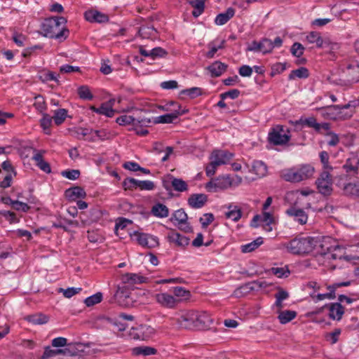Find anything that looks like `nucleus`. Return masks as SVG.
Instances as JSON below:
<instances>
[{
	"mask_svg": "<svg viewBox=\"0 0 359 359\" xmlns=\"http://www.w3.org/2000/svg\"><path fill=\"white\" fill-rule=\"evenodd\" d=\"M195 328L198 330L209 329L212 325V320L205 312H196Z\"/></svg>",
	"mask_w": 359,
	"mask_h": 359,
	"instance_id": "obj_18",
	"label": "nucleus"
},
{
	"mask_svg": "<svg viewBox=\"0 0 359 359\" xmlns=\"http://www.w3.org/2000/svg\"><path fill=\"white\" fill-rule=\"evenodd\" d=\"M269 284L265 281L262 280H255L252 282L248 283L236 290V295H245L251 291L257 290L262 287H266Z\"/></svg>",
	"mask_w": 359,
	"mask_h": 359,
	"instance_id": "obj_15",
	"label": "nucleus"
},
{
	"mask_svg": "<svg viewBox=\"0 0 359 359\" xmlns=\"http://www.w3.org/2000/svg\"><path fill=\"white\" fill-rule=\"evenodd\" d=\"M214 220V215L212 213H205L199 219L203 228L207 227Z\"/></svg>",
	"mask_w": 359,
	"mask_h": 359,
	"instance_id": "obj_64",
	"label": "nucleus"
},
{
	"mask_svg": "<svg viewBox=\"0 0 359 359\" xmlns=\"http://www.w3.org/2000/svg\"><path fill=\"white\" fill-rule=\"evenodd\" d=\"M34 153L32 159L36 162V165L43 172L50 173L51 172L50 164L43 158L44 151H37L34 149Z\"/></svg>",
	"mask_w": 359,
	"mask_h": 359,
	"instance_id": "obj_25",
	"label": "nucleus"
},
{
	"mask_svg": "<svg viewBox=\"0 0 359 359\" xmlns=\"http://www.w3.org/2000/svg\"><path fill=\"white\" fill-rule=\"evenodd\" d=\"M156 33L157 31L153 26H142L139 29V34L144 39L155 37Z\"/></svg>",
	"mask_w": 359,
	"mask_h": 359,
	"instance_id": "obj_42",
	"label": "nucleus"
},
{
	"mask_svg": "<svg viewBox=\"0 0 359 359\" xmlns=\"http://www.w3.org/2000/svg\"><path fill=\"white\" fill-rule=\"evenodd\" d=\"M93 130L84 128H77L74 130L76 137L78 139L84 138L86 136L92 134Z\"/></svg>",
	"mask_w": 359,
	"mask_h": 359,
	"instance_id": "obj_60",
	"label": "nucleus"
},
{
	"mask_svg": "<svg viewBox=\"0 0 359 359\" xmlns=\"http://www.w3.org/2000/svg\"><path fill=\"white\" fill-rule=\"evenodd\" d=\"M168 240L170 243H174L175 245L184 248L189 243V238L185 236H182L175 230L171 229L168 234Z\"/></svg>",
	"mask_w": 359,
	"mask_h": 359,
	"instance_id": "obj_20",
	"label": "nucleus"
},
{
	"mask_svg": "<svg viewBox=\"0 0 359 359\" xmlns=\"http://www.w3.org/2000/svg\"><path fill=\"white\" fill-rule=\"evenodd\" d=\"M65 351L62 349H52L50 347L47 346L45 348L44 352L41 356V359H48L55 357L59 354L64 353Z\"/></svg>",
	"mask_w": 359,
	"mask_h": 359,
	"instance_id": "obj_48",
	"label": "nucleus"
},
{
	"mask_svg": "<svg viewBox=\"0 0 359 359\" xmlns=\"http://www.w3.org/2000/svg\"><path fill=\"white\" fill-rule=\"evenodd\" d=\"M133 354L135 355H154L156 353V350L154 348L149 346H138L133 348Z\"/></svg>",
	"mask_w": 359,
	"mask_h": 359,
	"instance_id": "obj_37",
	"label": "nucleus"
},
{
	"mask_svg": "<svg viewBox=\"0 0 359 359\" xmlns=\"http://www.w3.org/2000/svg\"><path fill=\"white\" fill-rule=\"evenodd\" d=\"M133 236L137 243L143 247L153 248L159 244L157 237L150 234L135 232Z\"/></svg>",
	"mask_w": 359,
	"mask_h": 359,
	"instance_id": "obj_11",
	"label": "nucleus"
},
{
	"mask_svg": "<svg viewBox=\"0 0 359 359\" xmlns=\"http://www.w3.org/2000/svg\"><path fill=\"white\" fill-rule=\"evenodd\" d=\"M98 114L105 115L108 117H112L114 114V110L111 108L110 103H103L98 107Z\"/></svg>",
	"mask_w": 359,
	"mask_h": 359,
	"instance_id": "obj_49",
	"label": "nucleus"
},
{
	"mask_svg": "<svg viewBox=\"0 0 359 359\" xmlns=\"http://www.w3.org/2000/svg\"><path fill=\"white\" fill-rule=\"evenodd\" d=\"M208 201V196L204 194H193L188 198V204L195 209L203 208Z\"/></svg>",
	"mask_w": 359,
	"mask_h": 359,
	"instance_id": "obj_22",
	"label": "nucleus"
},
{
	"mask_svg": "<svg viewBox=\"0 0 359 359\" xmlns=\"http://www.w3.org/2000/svg\"><path fill=\"white\" fill-rule=\"evenodd\" d=\"M309 70L306 67H300L299 69L292 70L289 74L288 79L293 80L296 78L306 79L309 76Z\"/></svg>",
	"mask_w": 359,
	"mask_h": 359,
	"instance_id": "obj_41",
	"label": "nucleus"
},
{
	"mask_svg": "<svg viewBox=\"0 0 359 359\" xmlns=\"http://www.w3.org/2000/svg\"><path fill=\"white\" fill-rule=\"evenodd\" d=\"M184 113H185V111H180L175 110V112H173V113L161 115V116L156 117L154 122L156 123H171L180 115H182Z\"/></svg>",
	"mask_w": 359,
	"mask_h": 359,
	"instance_id": "obj_28",
	"label": "nucleus"
},
{
	"mask_svg": "<svg viewBox=\"0 0 359 359\" xmlns=\"http://www.w3.org/2000/svg\"><path fill=\"white\" fill-rule=\"evenodd\" d=\"M151 330L152 329L149 326L140 325L138 327L133 328L130 334L134 339L144 340L146 337H147V336L144 335V331H149V332H151Z\"/></svg>",
	"mask_w": 359,
	"mask_h": 359,
	"instance_id": "obj_31",
	"label": "nucleus"
},
{
	"mask_svg": "<svg viewBox=\"0 0 359 359\" xmlns=\"http://www.w3.org/2000/svg\"><path fill=\"white\" fill-rule=\"evenodd\" d=\"M150 57L154 60L156 57H163L167 55L166 50L161 47H156L149 50Z\"/></svg>",
	"mask_w": 359,
	"mask_h": 359,
	"instance_id": "obj_59",
	"label": "nucleus"
},
{
	"mask_svg": "<svg viewBox=\"0 0 359 359\" xmlns=\"http://www.w3.org/2000/svg\"><path fill=\"white\" fill-rule=\"evenodd\" d=\"M25 319L34 325H43L48 321V317L41 313L27 316Z\"/></svg>",
	"mask_w": 359,
	"mask_h": 359,
	"instance_id": "obj_29",
	"label": "nucleus"
},
{
	"mask_svg": "<svg viewBox=\"0 0 359 359\" xmlns=\"http://www.w3.org/2000/svg\"><path fill=\"white\" fill-rule=\"evenodd\" d=\"M319 193L324 196H330L332 191L333 181L327 170L323 171L316 181Z\"/></svg>",
	"mask_w": 359,
	"mask_h": 359,
	"instance_id": "obj_6",
	"label": "nucleus"
},
{
	"mask_svg": "<svg viewBox=\"0 0 359 359\" xmlns=\"http://www.w3.org/2000/svg\"><path fill=\"white\" fill-rule=\"evenodd\" d=\"M344 80L348 83L359 81V63L353 62L348 65L343 72Z\"/></svg>",
	"mask_w": 359,
	"mask_h": 359,
	"instance_id": "obj_13",
	"label": "nucleus"
},
{
	"mask_svg": "<svg viewBox=\"0 0 359 359\" xmlns=\"http://www.w3.org/2000/svg\"><path fill=\"white\" fill-rule=\"evenodd\" d=\"M278 319L281 324H286L293 320L296 316L297 313L294 311L285 310V311H278Z\"/></svg>",
	"mask_w": 359,
	"mask_h": 359,
	"instance_id": "obj_35",
	"label": "nucleus"
},
{
	"mask_svg": "<svg viewBox=\"0 0 359 359\" xmlns=\"http://www.w3.org/2000/svg\"><path fill=\"white\" fill-rule=\"evenodd\" d=\"M210 162L206 166V175L209 177L215 173L218 166L224 164V152L220 150H215L210 156Z\"/></svg>",
	"mask_w": 359,
	"mask_h": 359,
	"instance_id": "obj_7",
	"label": "nucleus"
},
{
	"mask_svg": "<svg viewBox=\"0 0 359 359\" xmlns=\"http://www.w3.org/2000/svg\"><path fill=\"white\" fill-rule=\"evenodd\" d=\"M66 23L67 20L64 17L46 19L41 25V32L46 37L66 39L69 34V30L65 27Z\"/></svg>",
	"mask_w": 359,
	"mask_h": 359,
	"instance_id": "obj_1",
	"label": "nucleus"
},
{
	"mask_svg": "<svg viewBox=\"0 0 359 359\" xmlns=\"http://www.w3.org/2000/svg\"><path fill=\"white\" fill-rule=\"evenodd\" d=\"M61 175L71 180H75L80 176V171L79 170H66L61 172Z\"/></svg>",
	"mask_w": 359,
	"mask_h": 359,
	"instance_id": "obj_57",
	"label": "nucleus"
},
{
	"mask_svg": "<svg viewBox=\"0 0 359 359\" xmlns=\"http://www.w3.org/2000/svg\"><path fill=\"white\" fill-rule=\"evenodd\" d=\"M304 48V46L298 42H295L291 47V53L292 54L297 57H299L303 55Z\"/></svg>",
	"mask_w": 359,
	"mask_h": 359,
	"instance_id": "obj_61",
	"label": "nucleus"
},
{
	"mask_svg": "<svg viewBox=\"0 0 359 359\" xmlns=\"http://www.w3.org/2000/svg\"><path fill=\"white\" fill-rule=\"evenodd\" d=\"M251 171L253 172L257 177H262L267 173V167L264 162L255 161L252 163Z\"/></svg>",
	"mask_w": 359,
	"mask_h": 359,
	"instance_id": "obj_30",
	"label": "nucleus"
},
{
	"mask_svg": "<svg viewBox=\"0 0 359 359\" xmlns=\"http://www.w3.org/2000/svg\"><path fill=\"white\" fill-rule=\"evenodd\" d=\"M286 213L301 225L307 222L308 215L302 209L292 207L286 210Z\"/></svg>",
	"mask_w": 359,
	"mask_h": 359,
	"instance_id": "obj_19",
	"label": "nucleus"
},
{
	"mask_svg": "<svg viewBox=\"0 0 359 359\" xmlns=\"http://www.w3.org/2000/svg\"><path fill=\"white\" fill-rule=\"evenodd\" d=\"M102 299V294L97 292L90 297H87L84 302L87 306H92L96 304L100 303Z\"/></svg>",
	"mask_w": 359,
	"mask_h": 359,
	"instance_id": "obj_51",
	"label": "nucleus"
},
{
	"mask_svg": "<svg viewBox=\"0 0 359 359\" xmlns=\"http://www.w3.org/2000/svg\"><path fill=\"white\" fill-rule=\"evenodd\" d=\"M116 123L119 124L120 126H126L132 124L133 126H137V125H148L151 123V121L149 119H135L132 116L129 115H122L116 118Z\"/></svg>",
	"mask_w": 359,
	"mask_h": 359,
	"instance_id": "obj_21",
	"label": "nucleus"
},
{
	"mask_svg": "<svg viewBox=\"0 0 359 359\" xmlns=\"http://www.w3.org/2000/svg\"><path fill=\"white\" fill-rule=\"evenodd\" d=\"M78 93L79 97L82 99L88 100L93 99V95L90 93V89L88 88V87L86 86H82L79 87L78 89Z\"/></svg>",
	"mask_w": 359,
	"mask_h": 359,
	"instance_id": "obj_54",
	"label": "nucleus"
},
{
	"mask_svg": "<svg viewBox=\"0 0 359 359\" xmlns=\"http://www.w3.org/2000/svg\"><path fill=\"white\" fill-rule=\"evenodd\" d=\"M332 252L331 253V257L334 259H347L349 260L351 258L348 257L347 256H345V249L344 247L340 245H335L334 247H332Z\"/></svg>",
	"mask_w": 359,
	"mask_h": 359,
	"instance_id": "obj_45",
	"label": "nucleus"
},
{
	"mask_svg": "<svg viewBox=\"0 0 359 359\" xmlns=\"http://www.w3.org/2000/svg\"><path fill=\"white\" fill-rule=\"evenodd\" d=\"M190 5L193 7L192 15L195 18L201 15L205 8L204 0H189Z\"/></svg>",
	"mask_w": 359,
	"mask_h": 359,
	"instance_id": "obj_33",
	"label": "nucleus"
},
{
	"mask_svg": "<svg viewBox=\"0 0 359 359\" xmlns=\"http://www.w3.org/2000/svg\"><path fill=\"white\" fill-rule=\"evenodd\" d=\"M116 303L123 307H130L133 305V299L131 297V291L127 285L123 284L117 286L116 291L114 295Z\"/></svg>",
	"mask_w": 359,
	"mask_h": 359,
	"instance_id": "obj_5",
	"label": "nucleus"
},
{
	"mask_svg": "<svg viewBox=\"0 0 359 359\" xmlns=\"http://www.w3.org/2000/svg\"><path fill=\"white\" fill-rule=\"evenodd\" d=\"M344 189L347 194L359 196V180L346 184Z\"/></svg>",
	"mask_w": 359,
	"mask_h": 359,
	"instance_id": "obj_46",
	"label": "nucleus"
},
{
	"mask_svg": "<svg viewBox=\"0 0 359 359\" xmlns=\"http://www.w3.org/2000/svg\"><path fill=\"white\" fill-rule=\"evenodd\" d=\"M325 135L329 137V140H327V144L329 146L335 147L339 142V136L336 133L329 131L325 134Z\"/></svg>",
	"mask_w": 359,
	"mask_h": 359,
	"instance_id": "obj_63",
	"label": "nucleus"
},
{
	"mask_svg": "<svg viewBox=\"0 0 359 359\" xmlns=\"http://www.w3.org/2000/svg\"><path fill=\"white\" fill-rule=\"evenodd\" d=\"M242 182V177L238 175H226V186L230 187H236Z\"/></svg>",
	"mask_w": 359,
	"mask_h": 359,
	"instance_id": "obj_44",
	"label": "nucleus"
},
{
	"mask_svg": "<svg viewBox=\"0 0 359 359\" xmlns=\"http://www.w3.org/2000/svg\"><path fill=\"white\" fill-rule=\"evenodd\" d=\"M306 40L310 43H316V46L321 48L324 45V40L319 32H311L306 36Z\"/></svg>",
	"mask_w": 359,
	"mask_h": 359,
	"instance_id": "obj_36",
	"label": "nucleus"
},
{
	"mask_svg": "<svg viewBox=\"0 0 359 359\" xmlns=\"http://www.w3.org/2000/svg\"><path fill=\"white\" fill-rule=\"evenodd\" d=\"M81 290V287H69L67 289L60 288L59 292H62L66 298H71Z\"/></svg>",
	"mask_w": 359,
	"mask_h": 359,
	"instance_id": "obj_58",
	"label": "nucleus"
},
{
	"mask_svg": "<svg viewBox=\"0 0 359 359\" xmlns=\"http://www.w3.org/2000/svg\"><path fill=\"white\" fill-rule=\"evenodd\" d=\"M67 116V110L65 109H59L54 111V115L52 116L53 120L57 126L61 125Z\"/></svg>",
	"mask_w": 359,
	"mask_h": 359,
	"instance_id": "obj_39",
	"label": "nucleus"
},
{
	"mask_svg": "<svg viewBox=\"0 0 359 359\" xmlns=\"http://www.w3.org/2000/svg\"><path fill=\"white\" fill-rule=\"evenodd\" d=\"M138 181L134 178H126L123 182V187L125 189H135L138 188Z\"/></svg>",
	"mask_w": 359,
	"mask_h": 359,
	"instance_id": "obj_56",
	"label": "nucleus"
},
{
	"mask_svg": "<svg viewBox=\"0 0 359 359\" xmlns=\"http://www.w3.org/2000/svg\"><path fill=\"white\" fill-rule=\"evenodd\" d=\"M34 106L37 111L40 112L43 111L46 109V102L44 98L41 95L36 96Z\"/></svg>",
	"mask_w": 359,
	"mask_h": 359,
	"instance_id": "obj_62",
	"label": "nucleus"
},
{
	"mask_svg": "<svg viewBox=\"0 0 359 359\" xmlns=\"http://www.w3.org/2000/svg\"><path fill=\"white\" fill-rule=\"evenodd\" d=\"M263 243L262 237L257 238L252 242L241 246V250L244 253L250 252L257 249Z\"/></svg>",
	"mask_w": 359,
	"mask_h": 359,
	"instance_id": "obj_40",
	"label": "nucleus"
},
{
	"mask_svg": "<svg viewBox=\"0 0 359 359\" xmlns=\"http://www.w3.org/2000/svg\"><path fill=\"white\" fill-rule=\"evenodd\" d=\"M325 48L330 53H334L340 48V45L337 43L331 42L328 39L324 40V45L321 47Z\"/></svg>",
	"mask_w": 359,
	"mask_h": 359,
	"instance_id": "obj_53",
	"label": "nucleus"
},
{
	"mask_svg": "<svg viewBox=\"0 0 359 359\" xmlns=\"http://www.w3.org/2000/svg\"><path fill=\"white\" fill-rule=\"evenodd\" d=\"M233 154L226 151V165L229 166V169L233 171H239L241 170V164L238 161H233L232 158Z\"/></svg>",
	"mask_w": 359,
	"mask_h": 359,
	"instance_id": "obj_47",
	"label": "nucleus"
},
{
	"mask_svg": "<svg viewBox=\"0 0 359 359\" xmlns=\"http://www.w3.org/2000/svg\"><path fill=\"white\" fill-rule=\"evenodd\" d=\"M325 307H329V316L330 318L333 320H339L344 313V308L341 306L340 303H332L329 305H325ZM323 309L324 306L320 308L318 311H315L314 313H320Z\"/></svg>",
	"mask_w": 359,
	"mask_h": 359,
	"instance_id": "obj_17",
	"label": "nucleus"
},
{
	"mask_svg": "<svg viewBox=\"0 0 359 359\" xmlns=\"http://www.w3.org/2000/svg\"><path fill=\"white\" fill-rule=\"evenodd\" d=\"M212 76H219L224 69V65L220 62H215L208 67Z\"/></svg>",
	"mask_w": 359,
	"mask_h": 359,
	"instance_id": "obj_43",
	"label": "nucleus"
},
{
	"mask_svg": "<svg viewBox=\"0 0 359 359\" xmlns=\"http://www.w3.org/2000/svg\"><path fill=\"white\" fill-rule=\"evenodd\" d=\"M65 196L69 201H75L77 198H85L86 193L82 187H74L67 189Z\"/></svg>",
	"mask_w": 359,
	"mask_h": 359,
	"instance_id": "obj_24",
	"label": "nucleus"
},
{
	"mask_svg": "<svg viewBox=\"0 0 359 359\" xmlns=\"http://www.w3.org/2000/svg\"><path fill=\"white\" fill-rule=\"evenodd\" d=\"M154 297L158 304L167 309H173L179 303L177 299L167 292L157 293L154 294Z\"/></svg>",
	"mask_w": 359,
	"mask_h": 359,
	"instance_id": "obj_10",
	"label": "nucleus"
},
{
	"mask_svg": "<svg viewBox=\"0 0 359 359\" xmlns=\"http://www.w3.org/2000/svg\"><path fill=\"white\" fill-rule=\"evenodd\" d=\"M283 132L282 126H276L269 134V141L275 145L286 144L290 140V136L283 133Z\"/></svg>",
	"mask_w": 359,
	"mask_h": 359,
	"instance_id": "obj_9",
	"label": "nucleus"
},
{
	"mask_svg": "<svg viewBox=\"0 0 359 359\" xmlns=\"http://www.w3.org/2000/svg\"><path fill=\"white\" fill-rule=\"evenodd\" d=\"M151 213L156 217L165 218L169 215V209L165 205L157 203L152 206Z\"/></svg>",
	"mask_w": 359,
	"mask_h": 359,
	"instance_id": "obj_27",
	"label": "nucleus"
},
{
	"mask_svg": "<svg viewBox=\"0 0 359 359\" xmlns=\"http://www.w3.org/2000/svg\"><path fill=\"white\" fill-rule=\"evenodd\" d=\"M319 241L312 237L294 238L284 244L287 252L293 255H304L316 248Z\"/></svg>",
	"mask_w": 359,
	"mask_h": 359,
	"instance_id": "obj_3",
	"label": "nucleus"
},
{
	"mask_svg": "<svg viewBox=\"0 0 359 359\" xmlns=\"http://www.w3.org/2000/svg\"><path fill=\"white\" fill-rule=\"evenodd\" d=\"M196 311H184L179 313L176 317L172 318L174 323L180 329H194L195 328Z\"/></svg>",
	"mask_w": 359,
	"mask_h": 359,
	"instance_id": "obj_4",
	"label": "nucleus"
},
{
	"mask_svg": "<svg viewBox=\"0 0 359 359\" xmlns=\"http://www.w3.org/2000/svg\"><path fill=\"white\" fill-rule=\"evenodd\" d=\"M175 219L177 222L178 228L184 231H191V227L187 222L188 216L183 209L176 210L171 218V220Z\"/></svg>",
	"mask_w": 359,
	"mask_h": 359,
	"instance_id": "obj_14",
	"label": "nucleus"
},
{
	"mask_svg": "<svg viewBox=\"0 0 359 359\" xmlns=\"http://www.w3.org/2000/svg\"><path fill=\"white\" fill-rule=\"evenodd\" d=\"M53 118L47 114H43V118L41 119V126L46 131V134H49V128L51 126Z\"/></svg>",
	"mask_w": 359,
	"mask_h": 359,
	"instance_id": "obj_55",
	"label": "nucleus"
},
{
	"mask_svg": "<svg viewBox=\"0 0 359 359\" xmlns=\"http://www.w3.org/2000/svg\"><path fill=\"white\" fill-rule=\"evenodd\" d=\"M277 290L278 292L275 294L276 302L274 306L280 310L283 307V301L288 298L289 293L280 287H277Z\"/></svg>",
	"mask_w": 359,
	"mask_h": 359,
	"instance_id": "obj_34",
	"label": "nucleus"
},
{
	"mask_svg": "<svg viewBox=\"0 0 359 359\" xmlns=\"http://www.w3.org/2000/svg\"><path fill=\"white\" fill-rule=\"evenodd\" d=\"M273 48L274 46H273V43L270 39L264 38L260 41V52L264 54L270 53Z\"/></svg>",
	"mask_w": 359,
	"mask_h": 359,
	"instance_id": "obj_50",
	"label": "nucleus"
},
{
	"mask_svg": "<svg viewBox=\"0 0 359 359\" xmlns=\"http://www.w3.org/2000/svg\"><path fill=\"white\" fill-rule=\"evenodd\" d=\"M357 159H348L346 162V163L344 165L343 168L346 170V172L348 173H353L355 174L358 171V165L355 164V161Z\"/></svg>",
	"mask_w": 359,
	"mask_h": 359,
	"instance_id": "obj_52",
	"label": "nucleus"
},
{
	"mask_svg": "<svg viewBox=\"0 0 359 359\" xmlns=\"http://www.w3.org/2000/svg\"><path fill=\"white\" fill-rule=\"evenodd\" d=\"M242 216L241 208L236 205H229L228 211L226 212V218L230 219L232 221H238Z\"/></svg>",
	"mask_w": 359,
	"mask_h": 359,
	"instance_id": "obj_32",
	"label": "nucleus"
},
{
	"mask_svg": "<svg viewBox=\"0 0 359 359\" xmlns=\"http://www.w3.org/2000/svg\"><path fill=\"white\" fill-rule=\"evenodd\" d=\"M163 184L166 190L170 189V185L177 191L183 192L188 190V184L185 181L180 178H175L171 175H168L167 178L163 180Z\"/></svg>",
	"mask_w": 359,
	"mask_h": 359,
	"instance_id": "obj_12",
	"label": "nucleus"
},
{
	"mask_svg": "<svg viewBox=\"0 0 359 359\" xmlns=\"http://www.w3.org/2000/svg\"><path fill=\"white\" fill-rule=\"evenodd\" d=\"M173 294L174 297L179 300V302L182 300L188 299L191 296L190 292L182 287H174Z\"/></svg>",
	"mask_w": 359,
	"mask_h": 359,
	"instance_id": "obj_38",
	"label": "nucleus"
},
{
	"mask_svg": "<svg viewBox=\"0 0 359 359\" xmlns=\"http://www.w3.org/2000/svg\"><path fill=\"white\" fill-rule=\"evenodd\" d=\"M84 16L86 20L90 22L102 23L106 22L109 20V18L107 15L94 10L86 11Z\"/></svg>",
	"mask_w": 359,
	"mask_h": 359,
	"instance_id": "obj_23",
	"label": "nucleus"
},
{
	"mask_svg": "<svg viewBox=\"0 0 359 359\" xmlns=\"http://www.w3.org/2000/svg\"><path fill=\"white\" fill-rule=\"evenodd\" d=\"M313 173V167L310 165H302L298 168L294 167L283 170L280 177L286 182L297 183L309 179Z\"/></svg>",
	"mask_w": 359,
	"mask_h": 359,
	"instance_id": "obj_2",
	"label": "nucleus"
},
{
	"mask_svg": "<svg viewBox=\"0 0 359 359\" xmlns=\"http://www.w3.org/2000/svg\"><path fill=\"white\" fill-rule=\"evenodd\" d=\"M359 104V102L357 100L349 101L345 104H337L330 106V109L337 110V114L344 119L351 118L355 108Z\"/></svg>",
	"mask_w": 359,
	"mask_h": 359,
	"instance_id": "obj_8",
	"label": "nucleus"
},
{
	"mask_svg": "<svg viewBox=\"0 0 359 359\" xmlns=\"http://www.w3.org/2000/svg\"><path fill=\"white\" fill-rule=\"evenodd\" d=\"M206 189L210 192H217L224 189V177L211 180L205 184Z\"/></svg>",
	"mask_w": 359,
	"mask_h": 359,
	"instance_id": "obj_26",
	"label": "nucleus"
},
{
	"mask_svg": "<svg viewBox=\"0 0 359 359\" xmlns=\"http://www.w3.org/2000/svg\"><path fill=\"white\" fill-rule=\"evenodd\" d=\"M121 284L129 287L146 282L147 278L138 273H126L121 276Z\"/></svg>",
	"mask_w": 359,
	"mask_h": 359,
	"instance_id": "obj_16",
	"label": "nucleus"
}]
</instances>
